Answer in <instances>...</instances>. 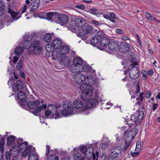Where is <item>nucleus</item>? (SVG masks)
I'll use <instances>...</instances> for the list:
<instances>
[{
  "label": "nucleus",
  "mask_w": 160,
  "mask_h": 160,
  "mask_svg": "<svg viewBox=\"0 0 160 160\" xmlns=\"http://www.w3.org/2000/svg\"><path fill=\"white\" fill-rule=\"evenodd\" d=\"M58 111H45V114L46 116L48 117L50 116V118H55V119L60 117L61 114L59 111L58 112Z\"/></svg>",
  "instance_id": "obj_14"
},
{
  "label": "nucleus",
  "mask_w": 160,
  "mask_h": 160,
  "mask_svg": "<svg viewBox=\"0 0 160 160\" xmlns=\"http://www.w3.org/2000/svg\"><path fill=\"white\" fill-rule=\"evenodd\" d=\"M32 45V42H30L28 40H25L22 42V46L25 49H28Z\"/></svg>",
  "instance_id": "obj_36"
},
{
  "label": "nucleus",
  "mask_w": 160,
  "mask_h": 160,
  "mask_svg": "<svg viewBox=\"0 0 160 160\" xmlns=\"http://www.w3.org/2000/svg\"><path fill=\"white\" fill-rule=\"evenodd\" d=\"M143 97H138L136 99V100L137 101L136 104H139L141 107H142L143 106Z\"/></svg>",
  "instance_id": "obj_51"
},
{
  "label": "nucleus",
  "mask_w": 160,
  "mask_h": 160,
  "mask_svg": "<svg viewBox=\"0 0 160 160\" xmlns=\"http://www.w3.org/2000/svg\"><path fill=\"white\" fill-rule=\"evenodd\" d=\"M96 87L89 86H86V91L85 92H83L81 95V98L83 101H87L91 98L92 92L93 91V88Z\"/></svg>",
  "instance_id": "obj_6"
},
{
  "label": "nucleus",
  "mask_w": 160,
  "mask_h": 160,
  "mask_svg": "<svg viewBox=\"0 0 160 160\" xmlns=\"http://www.w3.org/2000/svg\"><path fill=\"white\" fill-rule=\"evenodd\" d=\"M74 160H85L84 157H81V154L79 152L74 155Z\"/></svg>",
  "instance_id": "obj_43"
},
{
  "label": "nucleus",
  "mask_w": 160,
  "mask_h": 160,
  "mask_svg": "<svg viewBox=\"0 0 160 160\" xmlns=\"http://www.w3.org/2000/svg\"><path fill=\"white\" fill-rule=\"evenodd\" d=\"M6 12V6L5 3L3 1L0 0V16L4 14Z\"/></svg>",
  "instance_id": "obj_27"
},
{
  "label": "nucleus",
  "mask_w": 160,
  "mask_h": 160,
  "mask_svg": "<svg viewBox=\"0 0 160 160\" xmlns=\"http://www.w3.org/2000/svg\"><path fill=\"white\" fill-rule=\"evenodd\" d=\"M100 33L99 44L103 47H107L110 42L109 39L105 36L104 33L102 31H100Z\"/></svg>",
  "instance_id": "obj_9"
},
{
  "label": "nucleus",
  "mask_w": 160,
  "mask_h": 160,
  "mask_svg": "<svg viewBox=\"0 0 160 160\" xmlns=\"http://www.w3.org/2000/svg\"><path fill=\"white\" fill-rule=\"evenodd\" d=\"M62 44L61 41L58 39H54L52 43L53 47L55 49L59 48L61 46Z\"/></svg>",
  "instance_id": "obj_25"
},
{
  "label": "nucleus",
  "mask_w": 160,
  "mask_h": 160,
  "mask_svg": "<svg viewBox=\"0 0 160 160\" xmlns=\"http://www.w3.org/2000/svg\"><path fill=\"white\" fill-rule=\"evenodd\" d=\"M47 106L45 104H43L41 106H38V109L36 110H44L47 108Z\"/></svg>",
  "instance_id": "obj_54"
},
{
  "label": "nucleus",
  "mask_w": 160,
  "mask_h": 160,
  "mask_svg": "<svg viewBox=\"0 0 160 160\" xmlns=\"http://www.w3.org/2000/svg\"><path fill=\"white\" fill-rule=\"evenodd\" d=\"M52 56L53 59L56 60L60 56V54L56 50L53 51H52Z\"/></svg>",
  "instance_id": "obj_46"
},
{
  "label": "nucleus",
  "mask_w": 160,
  "mask_h": 160,
  "mask_svg": "<svg viewBox=\"0 0 160 160\" xmlns=\"http://www.w3.org/2000/svg\"><path fill=\"white\" fill-rule=\"evenodd\" d=\"M31 148L29 147H27L23 151L22 154L23 157H25L28 155L31 152Z\"/></svg>",
  "instance_id": "obj_41"
},
{
  "label": "nucleus",
  "mask_w": 160,
  "mask_h": 160,
  "mask_svg": "<svg viewBox=\"0 0 160 160\" xmlns=\"http://www.w3.org/2000/svg\"><path fill=\"white\" fill-rule=\"evenodd\" d=\"M23 62L21 60H19V62L17 63L16 68L18 70H21L22 67Z\"/></svg>",
  "instance_id": "obj_50"
},
{
  "label": "nucleus",
  "mask_w": 160,
  "mask_h": 160,
  "mask_svg": "<svg viewBox=\"0 0 160 160\" xmlns=\"http://www.w3.org/2000/svg\"><path fill=\"white\" fill-rule=\"evenodd\" d=\"M145 15L147 19H149L152 16L151 14L148 12H146Z\"/></svg>",
  "instance_id": "obj_64"
},
{
  "label": "nucleus",
  "mask_w": 160,
  "mask_h": 160,
  "mask_svg": "<svg viewBox=\"0 0 160 160\" xmlns=\"http://www.w3.org/2000/svg\"><path fill=\"white\" fill-rule=\"evenodd\" d=\"M75 8L81 9H84L85 8V6L83 5H78L75 6Z\"/></svg>",
  "instance_id": "obj_62"
},
{
  "label": "nucleus",
  "mask_w": 160,
  "mask_h": 160,
  "mask_svg": "<svg viewBox=\"0 0 160 160\" xmlns=\"http://www.w3.org/2000/svg\"><path fill=\"white\" fill-rule=\"evenodd\" d=\"M94 149L92 147L90 146L88 148L85 152V156L86 158H91L93 155Z\"/></svg>",
  "instance_id": "obj_29"
},
{
  "label": "nucleus",
  "mask_w": 160,
  "mask_h": 160,
  "mask_svg": "<svg viewBox=\"0 0 160 160\" xmlns=\"http://www.w3.org/2000/svg\"><path fill=\"white\" fill-rule=\"evenodd\" d=\"M53 47L52 44H48L46 46L45 49L46 51L49 52H52V49Z\"/></svg>",
  "instance_id": "obj_48"
},
{
  "label": "nucleus",
  "mask_w": 160,
  "mask_h": 160,
  "mask_svg": "<svg viewBox=\"0 0 160 160\" xmlns=\"http://www.w3.org/2000/svg\"><path fill=\"white\" fill-rule=\"evenodd\" d=\"M123 152L124 153L125 152H124L122 149L119 146H116L113 148L112 150V152H113L115 153L118 154V155H119V154L121 153V155L123 154Z\"/></svg>",
  "instance_id": "obj_33"
},
{
  "label": "nucleus",
  "mask_w": 160,
  "mask_h": 160,
  "mask_svg": "<svg viewBox=\"0 0 160 160\" xmlns=\"http://www.w3.org/2000/svg\"><path fill=\"white\" fill-rule=\"evenodd\" d=\"M19 147L18 146V142L16 141L12 145L10 149V153L15 158L17 157L19 155Z\"/></svg>",
  "instance_id": "obj_12"
},
{
  "label": "nucleus",
  "mask_w": 160,
  "mask_h": 160,
  "mask_svg": "<svg viewBox=\"0 0 160 160\" xmlns=\"http://www.w3.org/2000/svg\"><path fill=\"white\" fill-rule=\"evenodd\" d=\"M116 32L120 34H122L123 33V31L120 29H116Z\"/></svg>",
  "instance_id": "obj_63"
},
{
  "label": "nucleus",
  "mask_w": 160,
  "mask_h": 160,
  "mask_svg": "<svg viewBox=\"0 0 160 160\" xmlns=\"http://www.w3.org/2000/svg\"><path fill=\"white\" fill-rule=\"evenodd\" d=\"M72 106L76 109H79L83 106V103L81 101L77 100L73 102Z\"/></svg>",
  "instance_id": "obj_28"
},
{
  "label": "nucleus",
  "mask_w": 160,
  "mask_h": 160,
  "mask_svg": "<svg viewBox=\"0 0 160 160\" xmlns=\"http://www.w3.org/2000/svg\"><path fill=\"white\" fill-rule=\"evenodd\" d=\"M100 31H98L94 37H92L90 40L91 44L93 46L99 43L100 41Z\"/></svg>",
  "instance_id": "obj_20"
},
{
  "label": "nucleus",
  "mask_w": 160,
  "mask_h": 160,
  "mask_svg": "<svg viewBox=\"0 0 160 160\" xmlns=\"http://www.w3.org/2000/svg\"><path fill=\"white\" fill-rule=\"evenodd\" d=\"M99 152L98 151H96V153H93V155H92L93 160H98V158L99 156Z\"/></svg>",
  "instance_id": "obj_53"
},
{
  "label": "nucleus",
  "mask_w": 160,
  "mask_h": 160,
  "mask_svg": "<svg viewBox=\"0 0 160 160\" xmlns=\"http://www.w3.org/2000/svg\"><path fill=\"white\" fill-rule=\"evenodd\" d=\"M55 157L53 154L50 155L47 157V160H54Z\"/></svg>",
  "instance_id": "obj_60"
},
{
  "label": "nucleus",
  "mask_w": 160,
  "mask_h": 160,
  "mask_svg": "<svg viewBox=\"0 0 160 160\" xmlns=\"http://www.w3.org/2000/svg\"><path fill=\"white\" fill-rule=\"evenodd\" d=\"M5 139L4 138H2L0 140V147L1 149H3V146L5 144Z\"/></svg>",
  "instance_id": "obj_55"
},
{
  "label": "nucleus",
  "mask_w": 160,
  "mask_h": 160,
  "mask_svg": "<svg viewBox=\"0 0 160 160\" xmlns=\"http://www.w3.org/2000/svg\"><path fill=\"white\" fill-rule=\"evenodd\" d=\"M31 40L32 42V48H36L37 47H41L40 46V42L38 41L35 40L37 38V35L33 33L31 36Z\"/></svg>",
  "instance_id": "obj_21"
},
{
  "label": "nucleus",
  "mask_w": 160,
  "mask_h": 160,
  "mask_svg": "<svg viewBox=\"0 0 160 160\" xmlns=\"http://www.w3.org/2000/svg\"><path fill=\"white\" fill-rule=\"evenodd\" d=\"M119 155L118 154L112 152L108 156L107 160H117Z\"/></svg>",
  "instance_id": "obj_40"
},
{
  "label": "nucleus",
  "mask_w": 160,
  "mask_h": 160,
  "mask_svg": "<svg viewBox=\"0 0 160 160\" xmlns=\"http://www.w3.org/2000/svg\"><path fill=\"white\" fill-rule=\"evenodd\" d=\"M28 145V142L26 141L24 142L23 143H20L19 142H18V146L19 147V150L20 151V152H21L22 151H23L25 149Z\"/></svg>",
  "instance_id": "obj_37"
},
{
  "label": "nucleus",
  "mask_w": 160,
  "mask_h": 160,
  "mask_svg": "<svg viewBox=\"0 0 160 160\" xmlns=\"http://www.w3.org/2000/svg\"><path fill=\"white\" fill-rule=\"evenodd\" d=\"M16 137L14 136L11 135L7 138V144L9 146H11L16 140Z\"/></svg>",
  "instance_id": "obj_34"
},
{
  "label": "nucleus",
  "mask_w": 160,
  "mask_h": 160,
  "mask_svg": "<svg viewBox=\"0 0 160 160\" xmlns=\"http://www.w3.org/2000/svg\"><path fill=\"white\" fill-rule=\"evenodd\" d=\"M23 51V48L21 46L17 47L15 50V53L16 56L21 54Z\"/></svg>",
  "instance_id": "obj_45"
},
{
  "label": "nucleus",
  "mask_w": 160,
  "mask_h": 160,
  "mask_svg": "<svg viewBox=\"0 0 160 160\" xmlns=\"http://www.w3.org/2000/svg\"><path fill=\"white\" fill-rule=\"evenodd\" d=\"M57 20L58 23L62 25L68 23L69 18L66 15L64 14H57Z\"/></svg>",
  "instance_id": "obj_11"
},
{
  "label": "nucleus",
  "mask_w": 160,
  "mask_h": 160,
  "mask_svg": "<svg viewBox=\"0 0 160 160\" xmlns=\"http://www.w3.org/2000/svg\"><path fill=\"white\" fill-rule=\"evenodd\" d=\"M11 154L9 152H7L5 153V159L6 160H10Z\"/></svg>",
  "instance_id": "obj_58"
},
{
  "label": "nucleus",
  "mask_w": 160,
  "mask_h": 160,
  "mask_svg": "<svg viewBox=\"0 0 160 160\" xmlns=\"http://www.w3.org/2000/svg\"><path fill=\"white\" fill-rule=\"evenodd\" d=\"M128 126L130 127L129 129L126 130L125 132H127V134L134 138L135 136L137 134L138 132V129L135 128V127L131 124H129Z\"/></svg>",
  "instance_id": "obj_16"
},
{
  "label": "nucleus",
  "mask_w": 160,
  "mask_h": 160,
  "mask_svg": "<svg viewBox=\"0 0 160 160\" xmlns=\"http://www.w3.org/2000/svg\"><path fill=\"white\" fill-rule=\"evenodd\" d=\"M42 50V48L41 47H37L36 48H32L29 52V53H32L34 54L38 55Z\"/></svg>",
  "instance_id": "obj_32"
},
{
  "label": "nucleus",
  "mask_w": 160,
  "mask_h": 160,
  "mask_svg": "<svg viewBox=\"0 0 160 160\" xmlns=\"http://www.w3.org/2000/svg\"><path fill=\"white\" fill-rule=\"evenodd\" d=\"M62 106L60 104L56 103L55 104H50L48 107L47 110H55L60 109Z\"/></svg>",
  "instance_id": "obj_31"
},
{
  "label": "nucleus",
  "mask_w": 160,
  "mask_h": 160,
  "mask_svg": "<svg viewBox=\"0 0 160 160\" xmlns=\"http://www.w3.org/2000/svg\"><path fill=\"white\" fill-rule=\"evenodd\" d=\"M71 102L67 101L64 102L62 108L64 109L62 110H67L68 109H69V110H71Z\"/></svg>",
  "instance_id": "obj_39"
},
{
  "label": "nucleus",
  "mask_w": 160,
  "mask_h": 160,
  "mask_svg": "<svg viewBox=\"0 0 160 160\" xmlns=\"http://www.w3.org/2000/svg\"><path fill=\"white\" fill-rule=\"evenodd\" d=\"M11 79L13 80L12 88L14 92H16L19 90H23L24 88H25L26 86L22 81L13 80L12 77L11 78Z\"/></svg>",
  "instance_id": "obj_5"
},
{
  "label": "nucleus",
  "mask_w": 160,
  "mask_h": 160,
  "mask_svg": "<svg viewBox=\"0 0 160 160\" xmlns=\"http://www.w3.org/2000/svg\"><path fill=\"white\" fill-rule=\"evenodd\" d=\"M38 156L37 154L31 153L28 157V160H38Z\"/></svg>",
  "instance_id": "obj_44"
},
{
  "label": "nucleus",
  "mask_w": 160,
  "mask_h": 160,
  "mask_svg": "<svg viewBox=\"0 0 160 160\" xmlns=\"http://www.w3.org/2000/svg\"><path fill=\"white\" fill-rule=\"evenodd\" d=\"M44 39L47 42H50L51 40V36L50 34L47 33L44 36Z\"/></svg>",
  "instance_id": "obj_49"
},
{
  "label": "nucleus",
  "mask_w": 160,
  "mask_h": 160,
  "mask_svg": "<svg viewBox=\"0 0 160 160\" xmlns=\"http://www.w3.org/2000/svg\"><path fill=\"white\" fill-rule=\"evenodd\" d=\"M83 68L82 71H84L86 72H88L90 71L91 69V67L89 65L83 64Z\"/></svg>",
  "instance_id": "obj_47"
},
{
  "label": "nucleus",
  "mask_w": 160,
  "mask_h": 160,
  "mask_svg": "<svg viewBox=\"0 0 160 160\" xmlns=\"http://www.w3.org/2000/svg\"><path fill=\"white\" fill-rule=\"evenodd\" d=\"M61 114L65 117L76 114H82L87 115L90 113L89 111H61Z\"/></svg>",
  "instance_id": "obj_8"
},
{
  "label": "nucleus",
  "mask_w": 160,
  "mask_h": 160,
  "mask_svg": "<svg viewBox=\"0 0 160 160\" xmlns=\"http://www.w3.org/2000/svg\"><path fill=\"white\" fill-rule=\"evenodd\" d=\"M143 111H137L135 112L132 114L129 118L128 116H126L124 123L126 124H131L134 127H137L139 124L144 116Z\"/></svg>",
  "instance_id": "obj_2"
},
{
  "label": "nucleus",
  "mask_w": 160,
  "mask_h": 160,
  "mask_svg": "<svg viewBox=\"0 0 160 160\" xmlns=\"http://www.w3.org/2000/svg\"><path fill=\"white\" fill-rule=\"evenodd\" d=\"M108 47L110 50L112 51L117 50L118 47V42L114 41H110Z\"/></svg>",
  "instance_id": "obj_22"
},
{
  "label": "nucleus",
  "mask_w": 160,
  "mask_h": 160,
  "mask_svg": "<svg viewBox=\"0 0 160 160\" xmlns=\"http://www.w3.org/2000/svg\"><path fill=\"white\" fill-rule=\"evenodd\" d=\"M97 11H98V9L95 8H92L88 9V10L87 11L91 14L95 15L97 17H99L100 14L99 13L95 12H96Z\"/></svg>",
  "instance_id": "obj_42"
},
{
  "label": "nucleus",
  "mask_w": 160,
  "mask_h": 160,
  "mask_svg": "<svg viewBox=\"0 0 160 160\" xmlns=\"http://www.w3.org/2000/svg\"><path fill=\"white\" fill-rule=\"evenodd\" d=\"M59 52L61 54H66L68 53L69 49L68 47L66 45H63L60 47Z\"/></svg>",
  "instance_id": "obj_30"
},
{
  "label": "nucleus",
  "mask_w": 160,
  "mask_h": 160,
  "mask_svg": "<svg viewBox=\"0 0 160 160\" xmlns=\"http://www.w3.org/2000/svg\"><path fill=\"white\" fill-rule=\"evenodd\" d=\"M83 62L82 58L80 57H75L73 60V64L72 66L71 71L72 73L82 71Z\"/></svg>",
  "instance_id": "obj_4"
},
{
  "label": "nucleus",
  "mask_w": 160,
  "mask_h": 160,
  "mask_svg": "<svg viewBox=\"0 0 160 160\" xmlns=\"http://www.w3.org/2000/svg\"><path fill=\"white\" fill-rule=\"evenodd\" d=\"M110 20L111 21L113 22H115V19H116V15L114 13H111L110 14Z\"/></svg>",
  "instance_id": "obj_52"
},
{
  "label": "nucleus",
  "mask_w": 160,
  "mask_h": 160,
  "mask_svg": "<svg viewBox=\"0 0 160 160\" xmlns=\"http://www.w3.org/2000/svg\"><path fill=\"white\" fill-rule=\"evenodd\" d=\"M17 97L20 100L19 104L22 106H24L27 104V101L25 99L27 96L26 94L22 91L19 92L17 94Z\"/></svg>",
  "instance_id": "obj_13"
},
{
  "label": "nucleus",
  "mask_w": 160,
  "mask_h": 160,
  "mask_svg": "<svg viewBox=\"0 0 160 160\" xmlns=\"http://www.w3.org/2000/svg\"><path fill=\"white\" fill-rule=\"evenodd\" d=\"M46 13H41L38 14V16L42 18H44L46 19Z\"/></svg>",
  "instance_id": "obj_59"
},
{
  "label": "nucleus",
  "mask_w": 160,
  "mask_h": 160,
  "mask_svg": "<svg viewBox=\"0 0 160 160\" xmlns=\"http://www.w3.org/2000/svg\"><path fill=\"white\" fill-rule=\"evenodd\" d=\"M13 8L11 6H8V12L10 14L11 17L13 19L17 20L20 17H17L18 15V12H16L13 10Z\"/></svg>",
  "instance_id": "obj_19"
},
{
  "label": "nucleus",
  "mask_w": 160,
  "mask_h": 160,
  "mask_svg": "<svg viewBox=\"0 0 160 160\" xmlns=\"http://www.w3.org/2000/svg\"><path fill=\"white\" fill-rule=\"evenodd\" d=\"M30 112L33 113L35 115L38 116L41 118H40V122L42 123H44V117L41 116V111H29Z\"/></svg>",
  "instance_id": "obj_35"
},
{
  "label": "nucleus",
  "mask_w": 160,
  "mask_h": 160,
  "mask_svg": "<svg viewBox=\"0 0 160 160\" xmlns=\"http://www.w3.org/2000/svg\"><path fill=\"white\" fill-rule=\"evenodd\" d=\"M124 138L125 142V144L123 147V150L125 152L130 146L132 141L134 138L128 135L127 132H125Z\"/></svg>",
  "instance_id": "obj_10"
},
{
  "label": "nucleus",
  "mask_w": 160,
  "mask_h": 160,
  "mask_svg": "<svg viewBox=\"0 0 160 160\" xmlns=\"http://www.w3.org/2000/svg\"><path fill=\"white\" fill-rule=\"evenodd\" d=\"M83 18H78L75 21H71L69 24V27L71 30H77L79 29L81 27V24L83 22Z\"/></svg>",
  "instance_id": "obj_7"
},
{
  "label": "nucleus",
  "mask_w": 160,
  "mask_h": 160,
  "mask_svg": "<svg viewBox=\"0 0 160 160\" xmlns=\"http://www.w3.org/2000/svg\"><path fill=\"white\" fill-rule=\"evenodd\" d=\"M142 75L143 80H146L147 79V75L148 74V73L145 70H143L142 71Z\"/></svg>",
  "instance_id": "obj_56"
},
{
  "label": "nucleus",
  "mask_w": 160,
  "mask_h": 160,
  "mask_svg": "<svg viewBox=\"0 0 160 160\" xmlns=\"http://www.w3.org/2000/svg\"><path fill=\"white\" fill-rule=\"evenodd\" d=\"M83 22L80 24L81 29L79 30V33L81 36H83L86 38V39H88V37L86 35V34H89V35H93L92 33V27L88 23H87L85 20L83 19Z\"/></svg>",
  "instance_id": "obj_3"
},
{
  "label": "nucleus",
  "mask_w": 160,
  "mask_h": 160,
  "mask_svg": "<svg viewBox=\"0 0 160 160\" xmlns=\"http://www.w3.org/2000/svg\"><path fill=\"white\" fill-rule=\"evenodd\" d=\"M87 149L86 146H83L80 148V150L82 153L84 154L86 152Z\"/></svg>",
  "instance_id": "obj_57"
},
{
  "label": "nucleus",
  "mask_w": 160,
  "mask_h": 160,
  "mask_svg": "<svg viewBox=\"0 0 160 160\" xmlns=\"http://www.w3.org/2000/svg\"><path fill=\"white\" fill-rule=\"evenodd\" d=\"M40 104V102L38 100L35 101H31L28 102L27 104L28 108L31 109L36 110L38 109V106Z\"/></svg>",
  "instance_id": "obj_18"
},
{
  "label": "nucleus",
  "mask_w": 160,
  "mask_h": 160,
  "mask_svg": "<svg viewBox=\"0 0 160 160\" xmlns=\"http://www.w3.org/2000/svg\"><path fill=\"white\" fill-rule=\"evenodd\" d=\"M139 74V71L138 68H133L130 69L129 76L132 79L134 80L137 78L138 77Z\"/></svg>",
  "instance_id": "obj_17"
},
{
  "label": "nucleus",
  "mask_w": 160,
  "mask_h": 160,
  "mask_svg": "<svg viewBox=\"0 0 160 160\" xmlns=\"http://www.w3.org/2000/svg\"><path fill=\"white\" fill-rule=\"evenodd\" d=\"M79 72H76L74 73V79L75 82L78 84H84L85 85H87V86L98 87V83L96 80H95L92 76H89L86 78L81 73Z\"/></svg>",
  "instance_id": "obj_1"
},
{
  "label": "nucleus",
  "mask_w": 160,
  "mask_h": 160,
  "mask_svg": "<svg viewBox=\"0 0 160 160\" xmlns=\"http://www.w3.org/2000/svg\"><path fill=\"white\" fill-rule=\"evenodd\" d=\"M40 3V0H35L33 2V4L30 9V12H34L37 9Z\"/></svg>",
  "instance_id": "obj_26"
},
{
  "label": "nucleus",
  "mask_w": 160,
  "mask_h": 160,
  "mask_svg": "<svg viewBox=\"0 0 160 160\" xmlns=\"http://www.w3.org/2000/svg\"><path fill=\"white\" fill-rule=\"evenodd\" d=\"M136 91H135V93L136 94H138L140 92V87L139 83H138L137 84V86L136 87Z\"/></svg>",
  "instance_id": "obj_61"
},
{
  "label": "nucleus",
  "mask_w": 160,
  "mask_h": 160,
  "mask_svg": "<svg viewBox=\"0 0 160 160\" xmlns=\"http://www.w3.org/2000/svg\"><path fill=\"white\" fill-rule=\"evenodd\" d=\"M98 101L97 99H92L90 100L89 101V103L87 104V106H85V108L83 110L82 108L81 110H85L87 109V108H90L91 107H94L96 106V105L98 104Z\"/></svg>",
  "instance_id": "obj_24"
},
{
  "label": "nucleus",
  "mask_w": 160,
  "mask_h": 160,
  "mask_svg": "<svg viewBox=\"0 0 160 160\" xmlns=\"http://www.w3.org/2000/svg\"><path fill=\"white\" fill-rule=\"evenodd\" d=\"M60 63L64 66H68L70 63V60L68 56H63L59 59Z\"/></svg>",
  "instance_id": "obj_23"
},
{
  "label": "nucleus",
  "mask_w": 160,
  "mask_h": 160,
  "mask_svg": "<svg viewBox=\"0 0 160 160\" xmlns=\"http://www.w3.org/2000/svg\"><path fill=\"white\" fill-rule=\"evenodd\" d=\"M58 14V13L56 12L53 13L52 12H49L48 13H46V19L49 20H51L52 21V18L53 17H56Z\"/></svg>",
  "instance_id": "obj_38"
},
{
  "label": "nucleus",
  "mask_w": 160,
  "mask_h": 160,
  "mask_svg": "<svg viewBox=\"0 0 160 160\" xmlns=\"http://www.w3.org/2000/svg\"><path fill=\"white\" fill-rule=\"evenodd\" d=\"M129 48V44L126 42H121L119 46V51L123 53H125L128 52Z\"/></svg>",
  "instance_id": "obj_15"
}]
</instances>
